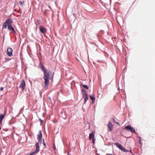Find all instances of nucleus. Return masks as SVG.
<instances>
[{"label": "nucleus", "instance_id": "obj_1", "mask_svg": "<svg viewBox=\"0 0 155 155\" xmlns=\"http://www.w3.org/2000/svg\"><path fill=\"white\" fill-rule=\"evenodd\" d=\"M39 66L40 69L44 74L43 78L45 80V87L47 89L49 83V80H53L54 73L50 70L46 69L41 62L39 64Z\"/></svg>", "mask_w": 155, "mask_h": 155}, {"label": "nucleus", "instance_id": "obj_2", "mask_svg": "<svg viewBox=\"0 0 155 155\" xmlns=\"http://www.w3.org/2000/svg\"><path fill=\"white\" fill-rule=\"evenodd\" d=\"M81 92L82 94V98L84 100V103H85L88 99L86 91L83 89L81 90Z\"/></svg>", "mask_w": 155, "mask_h": 155}, {"label": "nucleus", "instance_id": "obj_3", "mask_svg": "<svg viewBox=\"0 0 155 155\" xmlns=\"http://www.w3.org/2000/svg\"><path fill=\"white\" fill-rule=\"evenodd\" d=\"M42 137V134L41 131L40 130L38 134L37 139L38 140V142L40 143L41 144V143Z\"/></svg>", "mask_w": 155, "mask_h": 155}, {"label": "nucleus", "instance_id": "obj_4", "mask_svg": "<svg viewBox=\"0 0 155 155\" xmlns=\"http://www.w3.org/2000/svg\"><path fill=\"white\" fill-rule=\"evenodd\" d=\"M125 128L127 131H130L131 132L133 133L135 132L134 129L132 128L130 125L126 126Z\"/></svg>", "mask_w": 155, "mask_h": 155}, {"label": "nucleus", "instance_id": "obj_5", "mask_svg": "<svg viewBox=\"0 0 155 155\" xmlns=\"http://www.w3.org/2000/svg\"><path fill=\"white\" fill-rule=\"evenodd\" d=\"M25 82L24 80H22L21 82L19 87L23 91L25 89Z\"/></svg>", "mask_w": 155, "mask_h": 155}, {"label": "nucleus", "instance_id": "obj_6", "mask_svg": "<svg viewBox=\"0 0 155 155\" xmlns=\"http://www.w3.org/2000/svg\"><path fill=\"white\" fill-rule=\"evenodd\" d=\"M39 29L40 31L43 34H45L46 32V29L43 27L40 26L39 27Z\"/></svg>", "mask_w": 155, "mask_h": 155}, {"label": "nucleus", "instance_id": "obj_7", "mask_svg": "<svg viewBox=\"0 0 155 155\" xmlns=\"http://www.w3.org/2000/svg\"><path fill=\"white\" fill-rule=\"evenodd\" d=\"M12 48H8L7 49V54L9 56H12Z\"/></svg>", "mask_w": 155, "mask_h": 155}, {"label": "nucleus", "instance_id": "obj_8", "mask_svg": "<svg viewBox=\"0 0 155 155\" xmlns=\"http://www.w3.org/2000/svg\"><path fill=\"white\" fill-rule=\"evenodd\" d=\"M8 29L10 31H12L13 33L15 32V31L12 25H8Z\"/></svg>", "mask_w": 155, "mask_h": 155}, {"label": "nucleus", "instance_id": "obj_9", "mask_svg": "<svg viewBox=\"0 0 155 155\" xmlns=\"http://www.w3.org/2000/svg\"><path fill=\"white\" fill-rule=\"evenodd\" d=\"M8 25H11L12 23V20L11 18H8L5 21Z\"/></svg>", "mask_w": 155, "mask_h": 155}, {"label": "nucleus", "instance_id": "obj_10", "mask_svg": "<svg viewBox=\"0 0 155 155\" xmlns=\"http://www.w3.org/2000/svg\"><path fill=\"white\" fill-rule=\"evenodd\" d=\"M107 126L110 131H111L113 128V125H112L111 122H109L108 123Z\"/></svg>", "mask_w": 155, "mask_h": 155}, {"label": "nucleus", "instance_id": "obj_11", "mask_svg": "<svg viewBox=\"0 0 155 155\" xmlns=\"http://www.w3.org/2000/svg\"><path fill=\"white\" fill-rule=\"evenodd\" d=\"M94 132H92L89 134V139L91 140L94 137Z\"/></svg>", "mask_w": 155, "mask_h": 155}, {"label": "nucleus", "instance_id": "obj_12", "mask_svg": "<svg viewBox=\"0 0 155 155\" xmlns=\"http://www.w3.org/2000/svg\"><path fill=\"white\" fill-rule=\"evenodd\" d=\"M5 115L4 114H1L0 115V123L2 124V120L4 119Z\"/></svg>", "mask_w": 155, "mask_h": 155}, {"label": "nucleus", "instance_id": "obj_13", "mask_svg": "<svg viewBox=\"0 0 155 155\" xmlns=\"http://www.w3.org/2000/svg\"><path fill=\"white\" fill-rule=\"evenodd\" d=\"M115 145L117 146V147L119 148L120 150H121V149L123 147V146L121 145L118 143H115Z\"/></svg>", "mask_w": 155, "mask_h": 155}, {"label": "nucleus", "instance_id": "obj_14", "mask_svg": "<svg viewBox=\"0 0 155 155\" xmlns=\"http://www.w3.org/2000/svg\"><path fill=\"white\" fill-rule=\"evenodd\" d=\"M35 147H36V149L35 150H38V151H39V143L38 142H37L35 144Z\"/></svg>", "mask_w": 155, "mask_h": 155}, {"label": "nucleus", "instance_id": "obj_15", "mask_svg": "<svg viewBox=\"0 0 155 155\" xmlns=\"http://www.w3.org/2000/svg\"><path fill=\"white\" fill-rule=\"evenodd\" d=\"M93 102H94L95 100V98H94V95H91L89 96Z\"/></svg>", "mask_w": 155, "mask_h": 155}, {"label": "nucleus", "instance_id": "obj_16", "mask_svg": "<svg viewBox=\"0 0 155 155\" xmlns=\"http://www.w3.org/2000/svg\"><path fill=\"white\" fill-rule=\"evenodd\" d=\"M7 24L5 22L2 25V28H6L7 26Z\"/></svg>", "mask_w": 155, "mask_h": 155}, {"label": "nucleus", "instance_id": "obj_17", "mask_svg": "<svg viewBox=\"0 0 155 155\" xmlns=\"http://www.w3.org/2000/svg\"><path fill=\"white\" fill-rule=\"evenodd\" d=\"M121 150L125 152H128V151L125 148L123 147L121 149Z\"/></svg>", "mask_w": 155, "mask_h": 155}, {"label": "nucleus", "instance_id": "obj_18", "mask_svg": "<svg viewBox=\"0 0 155 155\" xmlns=\"http://www.w3.org/2000/svg\"><path fill=\"white\" fill-rule=\"evenodd\" d=\"M38 152H39V151H38V150H35V151H34L33 152H32L31 153V154L32 155H33L35 153H37Z\"/></svg>", "mask_w": 155, "mask_h": 155}, {"label": "nucleus", "instance_id": "obj_19", "mask_svg": "<svg viewBox=\"0 0 155 155\" xmlns=\"http://www.w3.org/2000/svg\"><path fill=\"white\" fill-rule=\"evenodd\" d=\"M24 3V2L20 1L19 2V4L20 5L22 6Z\"/></svg>", "mask_w": 155, "mask_h": 155}, {"label": "nucleus", "instance_id": "obj_20", "mask_svg": "<svg viewBox=\"0 0 155 155\" xmlns=\"http://www.w3.org/2000/svg\"><path fill=\"white\" fill-rule=\"evenodd\" d=\"M83 86L85 89H88V87L87 85H83Z\"/></svg>", "mask_w": 155, "mask_h": 155}, {"label": "nucleus", "instance_id": "obj_21", "mask_svg": "<svg viewBox=\"0 0 155 155\" xmlns=\"http://www.w3.org/2000/svg\"><path fill=\"white\" fill-rule=\"evenodd\" d=\"M92 143H93V144H94L95 143V139H94V137L92 139Z\"/></svg>", "mask_w": 155, "mask_h": 155}, {"label": "nucleus", "instance_id": "obj_22", "mask_svg": "<svg viewBox=\"0 0 155 155\" xmlns=\"http://www.w3.org/2000/svg\"><path fill=\"white\" fill-rule=\"evenodd\" d=\"M113 119V121H114V122H115L116 124H119V123H118V122H116V121H115V119H114V118H113V119Z\"/></svg>", "mask_w": 155, "mask_h": 155}, {"label": "nucleus", "instance_id": "obj_23", "mask_svg": "<svg viewBox=\"0 0 155 155\" xmlns=\"http://www.w3.org/2000/svg\"><path fill=\"white\" fill-rule=\"evenodd\" d=\"M43 144L44 145V146H46V144H45V142H44V139L43 140Z\"/></svg>", "mask_w": 155, "mask_h": 155}, {"label": "nucleus", "instance_id": "obj_24", "mask_svg": "<svg viewBox=\"0 0 155 155\" xmlns=\"http://www.w3.org/2000/svg\"><path fill=\"white\" fill-rule=\"evenodd\" d=\"M3 90V87H2L0 88V91H2Z\"/></svg>", "mask_w": 155, "mask_h": 155}, {"label": "nucleus", "instance_id": "obj_25", "mask_svg": "<svg viewBox=\"0 0 155 155\" xmlns=\"http://www.w3.org/2000/svg\"><path fill=\"white\" fill-rule=\"evenodd\" d=\"M62 117L64 119H65L66 118V116H65L64 117H63V116H62Z\"/></svg>", "mask_w": 155, "mask_h": 155}, {"label": "nucleus", "instance_id": "obj_26", "mask_svg": "<svg viewBox=\"0 0 155 155\" xmlns=\"http://www.w3.org/2000/svg\"><path fill=\"white\" fill-rule=\"evenodd\" d=\"M48 99L50 101L51 100V98L50 97H48Z\"/></svg>", "mask_w": 155, "mask_h": 155}, {"label": "nucleus", "instance_id": "obj_27", "mask_svg": "<svg viewBox=\"0 0 155 155\" xmlns=\"http://www.w3.org/2000/svg\"><path fill=\"white\" fill-rule=\"evenodd\" d=\"M130 152H131V153H132V152H131V150H130Z\"/></svg>", "mask_w": 155, "mask_h": 155}, {"label": "nucleus", "instance_id": "obj_28", "mask_svg": "<svg viewBox=\"0 0 155 155\" xmlns=\"http://www.w3.org/2000/svg\"><path fill=\"white\" fill-rule=\"evenodd\" d=\"M109 155H113L112 154H110Z\"/></svg>", "mask_w": 155, "mask_h": 155}, {"label": "nucleus", "instance_id": "obj_29", "mask_svg": "<svg viewBox=\"0 0 155 155\" xmlns=\"http://www.w3.org/2000/svg\"><path fill=\"white\" fill-rule=\"evenodd\" d=\"M29 155H32V154H31V153H30Z\"/></svg>", "mask_w": 155, "mask_h": 155}, {"label": "nucleus", "instance_id": "obj_30", "mask_svg": "<svg viewBox=\"0 0 155 155\" xmlns=\"http://www.w3.org/2000/svg\"><path fill=\"white\" fill-rule=\"evenodd\" d=\"M49 8H50V6H49Z\"/></svg>", "mask_w": 155, "mask_h": 155}, {"label": "nucleus", "instance_id": "obj_31", "mask_svg": "<svg viewBox=\"0 0 155 155\" xmlns=\"http://www.w3.org/2000/svg\"><path fill=\"white\" fill-rule=\"evenodd\" d=\"M70 155V154H69V155Z\"/></svg>", "mask_w": 155, "mask_h": 155}]
</instances>
